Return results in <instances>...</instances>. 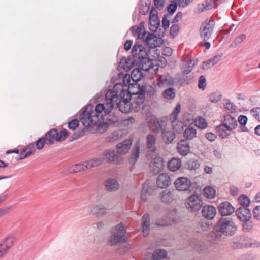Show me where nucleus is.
Listing matches in <instances>:
<instances>
[{
	"label": "nucleus",
	"instance_id": "1",
	"mask_svg": "<svg viewBox=\"0 0 260 260\" xmlns=\"http://www.w3.org/2000/svg\"><path fill=\"white\" fill-rule=\"evenodd\" d=\"M238 226L231 218H221L208 235V240L212 244H218L222 235L232 236L237 231Z\"/></svg>",
	"mask_w": 260,
	"mask_h": 260
},
{
	"label": "nucleus",
	"instance_id": "2",
	"mask_svg": "<svg viewBox=\"0 0 260 260\" xmlns=\"http://www.w3.org/2000/svg\"><path fill=\"white\" fill-rule=\"evenodd\" d=\"M152 51L148 47L138 42L135 43L132 50V54L139 63V68L144 71H148L156 64V59L151 56Z\"/></svg>",
	"mask_w": 260,
	"mask_h": 260
},
{
	"label": "nucleus",
	"instance_id": "3",
	"mask_svg": "<svg viewBox=\"0 0 260 260\" xmlns=\"http://www.w3.org/2000/svg\"><path fill=\"white\" fill-rule=\"evenodd\" d=\"M103 109L104 106L102 104H99L93 110L86 108L80 116V121L85 127H99L103 120Z\"/></svg>",
	"mask_w": 260,
	"mask_h": 260
},
{
	"label": "nucleus",
	"instance_id": "4",
	"mask_svg": "<svg viewBox=\"0 0 260 260\" xmlns=\"http://www.w3.org/2000/svg\"><path fill=\"white\" fill-rule=\"evenodd\" d=\"M106 99V103L102 104L104 106L103 114L107 115L106 119L109 124L118 126L120 124V113L114 106L113 99Z\"/></svg>",
	"mask_w": 260,
	"mask_h": 260
},
{
	"label": "nucleus",
	"instance_id": "5",
	"mask_svg": "<svg viewBox=\"0 0 260 260\" xmlns=\"http://www.w3.org/2000/svg\"><path fill=\"white\" fill-rule=\"evenodd\" d=\"M126 231V227L123 223L113 227L111 230V235L108 237V243L110 245H115L124 242Z\"/></svg>",
	"mask_w": 260,
	"mask_h": 260
},
{
	"label": "nucleus",
	"instance_id": "6",
	"mask_svg": "<svg viewBox=\"0 0 260 260\" xmlns=\"http://www.w3.org/2000/svg\"><path fill=\"white\" fill-rule=\"evenodd\" d=\"M232 246L237 249L258 248L260 247V241L248 237L240 236L233 239Z\"/></svg>",
	"mask_w": 260,
	"mask_h": 260
},
{
	"label": "nucleus",
	"instance_id": "7",
	"mask_svg": "<svg viewBox=\"0 0 260 260\" xmlns=\"http://www.w3.org/2000/svg\"><path fill=\"white\" fill-rule=\"evenodd\" d=\"M102 156L106 162L116 165L122 164L124 161L123 157L118 154L117 151L113 149L105 150L103 152Z\"/></svg>",
	"mask_w": 260,
	"mask_h": 260
},
{
	"label": "nucleus",
	"instance_id": "8",
	"mask_svg": "<svg viewBox=\"0 0 260 260\" xmlns=\"http://www.w3.org/2000/svg\"><path fill=\"white\" fill-rule=\"evenodd\" d=\"M68 136V131L66 129L62 130L58 133L56 129H53L46 134L44 137L47 144H52L55 141H62L64 140Z\"/></svg>",
	"mask_w": 260,
	"mask_h": 260
},
{
	"label": "nucleus",
	"instance_id": "9",
	"mask_svg": "<svg viewBox=\"0 0 260 260\" xmlns=\"http://www.w3.org/2000/svg\"><path fill=\"white\" fill-rule=\"evenodd\" d=\"M149 128L153 133H159L166 125L164 120H159L153 115H148L146 119Z\"/></svg>",
	"mask_w": 260,
	"mask_h": 260
},
{
	"label": "nucleus",
	"instance_id": "10",
	"mask_svg": "<svg viewBox=\"0 0 260 260\" xmlns=\"http://www.w3.org/2000/svg\"><path fill=\"white\" fill-rule=\"evenodd\" d=\"M180 110L181 105L180 104H178L176 105L175 109L169 117V119L171 122L174 131L178 133H181L183 129V123L181 121L177 120L178 114Z\"/></svg>",
	"mask_w": 260,
	"mask_h": 260
},
{
	"label": "nucleus",
	"instance_id": "11",
	"mask_svg": "<svg viewBox=\"0 0 260 260\" xmlns=\"http://www.w3.org/2000/svg\"><path fill=\"white\" fill-rule=\"evenodd\" d=\"M128 87L123 86L120 83H117L115 85L112 89L109 90L106 95L105 98H125L128 95Z\"/></svg>",
	"mask_w": 260,
	"mask_h": 260
},
{
	"label": "nucleus",
	"instance_id": "12",
	"mask_svg": "<svg viewBox=\"0 0 260 260\" xmlns=\"http://www.w3.org/2000/svg\"><path fill=\"white\" fill-rule=\"evenodd\" d=\"M164 162L160 157H153L149 164L150 170L154 174L160 172L164 168Z\"/></svg>",
	"mask_w": 260,
	"mask_h": 260
},
{
	"label": "nucleus",
	"instance_id": "13",
	"mask_svg": "<svg viewBox=\"0 0 260 260\" xmlns=\"http://www.w3.org/2000/svg\"><path fill=\"white\" fill-rule=\"evenodd\" d=\"M214 26V22L211 20H207L202 25L201 36L205 40L208 39L211 35Z\"/></svg>",
	"mask_w": 260,
	"mask_h": 260
},
{
	"label": "nucleus",
	"instance_id": "14",
	"mask_svg": "<svg viewBox=\"0 0 260 260\" xmlns=\"http://www.w3.org/2000/svg\"><path fill=\"white\" fill-rule=\"evenodd\" d=\"M132 145V139H126L118 143L116 146L118 154L122 156L126 154L129 151Z\"/></svg>",
	"mask_w": 260,
	"mask_h": 260
},
{
	"label": "nucleus",
	"instance_id": "15",
	"mask_svg": "<svg viewBox=\"0 0 260 260\" xmlns=\"http://www.w3.org/2000/svg\"><path fill=\"white\" fill-rule=\"evenodd\" d=\"M190 181L186 177H179L174 182L176 189L178 191H186L191 187Z\"/></svg>",
	"mask_w": 260,
	"mask_h": 260
},
{
	"label": "nucleus",
	"instance_id": "16",
	"mask_svg": "<svg viewBox=\"0 0 260 260\" xmlns=\"http://www.w3.org/2000/svg\"><path fill=\"white\" fill-rule=\"evenodd\" d=\"M132 99H121V100L117 103L116 108H118V111L122 113H128L133 108L131 100Z\"/></svg>",
	"mask_w": 260,
	"mask_h": 260
},
{
	"label": "nucleus",
	"instance_id": "17",
	"mask_svg": "<svg viewBox=\"0 0 260 260\" xmlns=\"http://www.w3.org/2000/svg\"><path fill=\"white\" fill-rule=\"evenodd\" d=\"M144 42H146L148 45L152 48L151 49L154 51V48L159 46L162 44V40L160 38H157L153 34L147 33L145 39L143 40Z\"/></svg>",
	"mask_w": 260,
	"mask_h": 260
},
{
	"label": "nucleus",
	"instance_id": "18",
	"mask_svg": "<svg viewBox=\"0 0 260 260\" xmlns=\"http://www.w3.org/2000/svg\"><path fill=\"white\" fill-rule=\"evenodd\" d=\"M238 218L241 221H247L251 217L250 210L247 207H240L236 211Z\"/></svg>",
	"mask_w": 260,
	"mask_h": 260
},
{
	"label": "nucleus",
	"instance_id": "19",
	"mask_svg": "<svg viewBox=\"0 0 260 260\" xmlns=\"http://www.w3.org/2000/svg\"><path fill=\"white\" fill-rule=\"evenodd\" d=\"M218 209L222 216L230 215L235 211L233 206L227 201L221 203L218 206Z\"/></svg>",
	"mask_w": 260,
	"mask_h": 260
},
{
	"label": "nucleus",
	"instance_id": "20",
	"mask_svg": "<svg viewBox=\"0 0 260 260\" xmlns=\"http://www.w3.org/2000/svg\"><path fill=\"white\" fill-rule=\"evenodd\" d=\"M104 185L106 190L110 192L116 191L120 187V184L116 179L110 177L105 180Z\"/></svg>",
	"mask_w": 260,
	"mask_h": 260
},
{
	"label": "nucleus",
	"instance_id": "21",
	"mask_svg": "<svg viewBox=\"0 0 260 260\" xmlns=\"http://www.w3.org/2000/svg\"><path fill=\"white\" fill-rule=\"evenodd\" d=\"M157 14V11L154 9L151 10L150 13L149 29L151 31L154 32L156 31L159 25Z\"/></svg>",
	"mask_w": 260,
	"mask_h": 260
},
{
	"label": "nucleus",
	"instance_id": "22",
	"mask_svg": "<svg viewBox=\"0 0 260 260\" xmlns=\"http://www.w3.org/2000/svg\"><path fill=\"white\" fill-rule=\"evenodd\" d=\"M202 216L209 220L213 219L216 215V209L211 205L204 206L202 209Z\"/></svg>",
	"mask_w": 260,
	"mask_h": 260
},
{
	"label": "nucleus",
	"instance_id": "23",
	"mask_svg": "<svg viewBox=\"0 0 260 260\" xmlns=\"http://www.w3.org/2000/svg\"><path fill=\"white\" fill-rule=\"evenodd\" d=\"M156 184L161 188H165L171 184V180L169 176L167 173L159 174L157 178Z\"/></svg>",
	"mask_w": 260,
	"mask_h": 260
},
{
	"label": "nucleus",
	"instance_id": "24",
	"mask_svg": "<svg viewBox=\"0 0 260 260\" xmlns=\"http://www.w3.org/2000/svg\"><path fill=\"white\" fill-rule=\"evenodd\" d=\"M195 120L193 118H191V119L188 121L186 119L185 121V124L186 125L188 124H191L192 125L191 127L186 128L184 132V137L187 139L192 140L195 137V129L193 127V126L195 125V124H193Z\"/></svg>",
	"mask_w": 260,
	"mask_h": 260
},
{
	"label": "nucleus",
	"instance_id": "25",
	"mask_svg": "<svg viewBox=\"0 0 260 260\" xmlns=\"http://www.w3.org/2000/svg\"><path fill=\"white\" fill-rule=\"evenodd\" d=\"M132 34L137 37L138 39L143 41L147 32L145 31L144 25L141 23L139 26H135L132 28Z\"/></svg>",
	"mask_w": 260,
	"mask_h": 260
},
{
	"label": "nucleus",
	"instance_id": "26",
	"mask_svg": "<svg viewBox=\"0 0 260 260\" xmlns=\"http://www.w3.org/2000/svg\"><path fill=\"white\" fill-rule=\"evenodd\" d=\"M142 232L144 237L147 236L150 232V217L148 214H145L141 219Z\"/></svg>",
	"mask_w": 260,
	"mask_h": 260
},
{
	"label": "nucleus",
	"instance_id": "27",
	"mask_svg": "<svg viewBox=\"0 0 260 260\" xmlns=\"http://www.w3.org/2000/svg\"><path fill=\"white\" fill-rule=\"evenodd\" d=\"M140 144L139 142H137L134 145L131 151L129 156V161L131 165H135L138 161L140 156Z\"/></svg>",
	"mask_w": 260,
	"mask_h": 260
},
{
	"label": "nucleus",
	"instance_id": "28",
	"mask_svg": "<svg viewBox=\"0 0 260 260\" xmlns=\"http://www.w3.org/2000/svg\"><path fill=\"white\" fill-rule=\"evenodd\" d=\"M161 138L166 143L171 142L175 138V135L170 129L166 127V125L161 130Z\"/></svg>",
	"mask_w": 260,
	"mask_h": 260
},
{
	"label": "nucleus",
	"instance_id": "29",
	"mask_svg": "<svg viewBox=\"0 0 260 260\" xmlns=\"http://www.w3.org/2000/svg\"><path fill=\"white\" fill-rule=\"evenodd\" d=\"M153 188L150 185L149 182L147 180L143 184L142 190L141 193V200L142 201H146L148 197L152 193Z\"/></svg>",
	"mask_w": 260,
	"mask_h": 260
},
{
	"label": "nucleus",
	"instance_id": "30",
	"mask_svg": "<svg viewBox=\"0 0 260 260\" xmlns=\"http://www.w3.org/2000/svg\"><path fill=\"white\" fill-rule=\"evenodd\" d=\"M128 95H134L140 94V95H144L145 91L140 87V85L137 83L131 84L128 87Z\"/></svg>",
	"mask_w": 260,
	"mask_h": 260
},
{
	"label": "nucleus",
	"instance_id": "31",
	"mask_svg": "<svg viewBox=\"0 0 260 260\" xmlns=\"http://www.w3.org/2000/svg\"><path fill=\"white\" fill-rule=\"evenodd\" d=\"M190 147L186 140H181L178 143L177 151L179 154L184 156L188 154Z\"/></svg>",
	"mask_w": 260,
	"mask_h": 260
},
{
	"label": "nucleus",
	"instance_id": "32",
	"mask_svg": "<svg viewBox=\"0 0 260 260\" xmlns=\"http://www.w3.org/2000/svg\"><path fill=\"white\" fill-rule=\"evenodd\" d=\"M86 169H88V167L87 162L84 161L83 163L76 164L70 166L68 168V171L71 173H73L84 171Z\"/></svg>",
	"mask_w": 260,
	"mask_h": 260
},
{
	"label": "nucleus",
	"instance_id": "33",
	"mask_svg": "<svg viewBox=\"0 0 260 260\" xmlns=\"http://www.w3.org/2000/svg\"><path fill=\"white\" fill-rule=\"evenodd\" d=\"M223 124L232 131L237 126V121L234 117L228 114L224 116Z\"/></svg>",
	"mask_w": 260,
	"mask_h": 260
},
{
	"label": "nucleus",
	"instance_id": "34",
	"mask_svg": "<svg viewBox=\"0 0 260 260\" xmlns=\"http://www.w3.org/2000/svg\"><path fill=\"white\" fill-rule=\"evenodd\" d=\"M123 64V69L126 71H129L132 67L136 66L139 67V63L137 62V61L134 58L133 56L130 57L126 60L122 59L120 61V64Z\"/></svg>",
	"mask_w": 260,
	"mask_h": 260
},
{
	"label": "nucleus",
	"instance_id": "35",
	"mask_svg": "<svg viewBox=\"0 0 260 260\" xmlns=\"http://www.w3.org/2000/svg\"><path fill=\"white\" fill-rule=\"evenodd\" d=\"M216 130L219 136L222 139L227 138L231 134V129L225 126L223 123L218 125Z\"/></svg>",
	"mask_w": 260,
	"mask_h": 260
},
{
	"label": "nucleus",
	"instance_id": "36",
	"mask_svg": "<svg viewBox=\"0 0 260 260\" xmlns=\"http://www.w3.org/2000/svg\"><path fill=\"white\" fill-rule=\"evenodd\" d=\"M181 166V161L180 159L174 157L168 163V168L171 171L174 172L179 170Z\"/></svg>",
	"mask_w": 260,
	"mask_h": 260
},
{
	"label": "nucleus",
	"instance_id": "37",
	"mask_svg": "<svg viewBox=\"0 0 260 260\" xmlns=\"http://www.w3.org/2000/svg\"><path fill=\"white\" fill-rule=\"evenodd\" d=\"M107 211V208L103 205L94 204L91 206V212L98 216L104 215Z\"/></svg>",
	"mask_w": 260,
	"mask_h": 260
},
{
	"label": "nucleus",
	"instance_id": "38",
	"mask_svg": "<svg viewBox=\"0 0 260 260\" xmlns=\"http://www.w3.org/2000/svg\"><path fill=\"white\" fill-rule=\"evenodd\" d=\"M185 205L187 210L191 212H194L195 210V191L186 199Z\"/></svg>",
	"mask_w": 260,
	"mask_h": 260
},
{
	"label": "nucleus",
	"instance_id": "39",
	"mask_svg": "<svg viewBox=\"0 0 260 260\" xmlns=\"http://www.w3.org/2000/svg\"><path fill=\"white\" fill-rule=\"evenodd\" d=\"M167 252L166 250L162 249H157L153 252L150 260H160L167 257Z\"/></svg>",
	"mask_w": 260,
	"mask_h": 260
},
{
	"label": "nucleus",
	"instance_id": "40",
	"mask_svg": "<svg viewBox=\"0 0 260 260\" xmlns=\"http://www.w3.org/2000/svg\"><path fill=\"white\" fill-rule=\"evenodd\" d=\"M156 138L152 134H149L147 136V146L148 148L152 152L156 150Z\"/></svg>",
	"mask_w": 260,
	"mask_h": 260
},
{
	"label": "nucleus",
	"instance_id": "41",
	"mask_svg": "<svg viewBox=\"0 0 260 260\" xmlns=\"http://www.w3.org/2000/svg\"><path fill=\"white\" fill-rule=\"evenodd\" d=\"M105 159L103 156L94 157L87 161L88 169L99 166L104 163Z\"/></svg>",
	"mask_w": 260,
	"mask_h": 260
},
{
	"label": "nucleus",
	"instance_id": "42",
	"mask_svg": "<svg viewBox=\"0 0 260 260\" xmlns=\"http://www.w3.org/2000/svg\"><path fill=\"white\" fill-rule=\"evenodd\" d=\"M122 136V132L121 131H116L110 134L106 138V141L107 142L112 143L120 139Z\"/></svg>",
	"mask_w": 260,
	"mask_h": 260
},
{
	"label": "nucleus",
	"instance_id": "43",
	"mask_svg": "<svg viewBox=\"0 0 260 260\" xmlns=\"http://www.w3.org/2000/svg\"><path fill=\"white\" fill-rule=\"evenodd\" d=\"M167 218L171 223V222H178L179 220L180 216L177 210L174 209L168 211L167 214Z\"/></svg>",
	"mask_w": 260,
	"mask_h": 260
},
{
	"label": "nucleus",
	"instance_id": "44",
	"mask_svg": "<svg viewBox=\"0 0 260 260\" xmlns=\"http://www.w3.org/2000/svg\"><path fill=\"white\" fill-rule=\"evenodd\" d=\"M158 86L170 85L173 82L172 78L169 75L160 76L158 79Z\"/></svg>",
	"mask_w": 260,
	"mask_h": 260
},
{
	"label": "nucleus",
	"instance_id": "45",
	"mask_svg": "<svg viewBox=\"0 0 260 260\" xmlns=\"http://www.w3.org/2000/svg\"><path fill=\"white\" fill-rule=\"evenodd\" d=\"M15 240V237L14 235H10L7 237L1 243L2 245L5 247V248L8 250L12 247L14 243Z\"/></svg>",
	"mask_w": 260,
	"mask_h": 260
},
{
	"label": "nucleus",
	"instance_id": "46",
	"mask_svg": "<svg viewBox=\"0 0 260 260\" xmlns=\"http://www.w3.org/2000/svg\"><path fill=\"white\" fill-rule=\"evenodd\" d=\"M204 196L208 199H213L216 194L215 190L211 186H206L203 190Z\"/></svg>",
	"mask_w": 260,
	"mask_h": 260
},
{
	"label": "nucleus",
	"instance_id": "47",
	"mask_svg": "<svg viewBox=\"0 0 260 260\" xmlns=\"http://www.w3.org/2000/svg\"><path fill=\"white\" fill-rule=\"evenodd\" d=\"M143 74L138 68L134 69L131 74V78L133 81L137 82L142 78Z\"/></svg>",
	"mask_w": 260,
	"mask_h": 260
},
{
	"label": "nucleus",
	"instance_id": "48",
	"mask_svg": "<svg viewBox=\"0 0 260 260\" xmlns=\"http://www.w3.org/2000/svg\"><path fill=\"white\" fill-rule=\"evenodd\" d=\"M210 224L209 222L204 220L199 222L196 228L198 229V232H201L208 231L210 229Z\"/></svg>",
	"mask_w": 260,
	"mask_h": 260
},
{
	"label": "nucleus",
	"instance_id": "49",
	"mask_svg": "<svg viewBox=\"0 0 260 260\" xmlns=\"http://www.w3.org/2000/svg\"><path fill=\"white\" fill-rule=\"evenodd\" d=\"M160 197L162 201L165 203H171L173 200V196L168 190L164 191Z\"/></svg>",
	"mask_w": 260,
	"mask_h": 260
},
{
	"label": "nucleus",
	"instance_id": "50",
	"mask_svg": "<svg viewBox=\"0 0 260 260\" xmlns=\"http://www.w3.org/2000/svg\"><path fill=\"white\" fill-rule=\"evenodd\" d=\"M238 121L241 125V129L243 132L248 131L247 127L245 126L247 122V117L246 116L241 115L238 118Z\"/></svg>",
	"mask_w": 260,
	"mask_h": 260
},
{
	"label": "nucleus",
	"instance_id": "51",
	"mask_svg": "<svg viewBox=\"0 0 260 260\" xmlns=\"http://www.w3.org/2000/svg\"><path fill=\"white\" fill-rule=\"evenodd\" d=\"M207 122L204 118L201 117L196 118V127L200 129H204L207 127Z\"/></svg>",
	"mask_w": 260,
	"mask_h": 260
},
{
	"label": "nucleus",
	"instance_id": "52",
	"mask_svg": "<svg viewBox=\"0 0 260 260\" xmlns=\"http://www.w3.org/2000/svg\"><path fill=\"white\" fill-rule=\"evenodd\" d=\"M238 201L241 205L240 207H247V208L250 203L249 199L245 195L240 196L238 198Z\"/></svg>",
	"mask_w": 260,
	"mask_h": 260
},
{
	"label": "nucleus",
	"instance_id": "53",
	"mask_svg": "<svg viewBox=\"0 0 260 260\" xmlns=\"http://www.w3.org/2000/svg\"><path fill=\"white\" fill-rule=\"evenodd\" d=\"M224 105L225 109L228 112L232 113L236 110V106L234 105L233 103L230 102L228 99H226L225 101Z\"/></svg>",
	"mask_w": 260,
	"mask_h": 260
},
{
	"label": "nucleus",
	"instance_id": "54",
	"mask_svg": "<svg viewBox=\"0 0 260 260\" xmlns=\"http://www.w3.org/2000/svg\"><path fill=\"white\" fill-rule=\"evenodd\" d=\"M246 38V36L245 34H241L237 37L233 41V44L235 47H236L243 42Z\"/></svg>",
	"mask_w": 260,
	"mask_h": 260
},
{
	"label": "nucleus",
	"instance_id": "55",
	"mask_svg": "<svg viewBox=\"0 0 260 260\" xmlns=\"http://www.w3.org/2000/svg\"><path fill=\"white\" fill-rule=\"evenodd\" d=\"M207 82L206 78L204 76H201L198 81V87L202 90L204 89L206 86Z\"/></svg>",
	"mask_w": 260,
	"mask_h": 260
},
{
	"label": "nucleus",
	"instance_id": "56",
	"mask_svg": "<svg viewBox=\"0 0 260 260\" xmlns=\"http://www.w3.org/2000/svg\"><path fill=\"white\" fill-rule=\"evenodd\" d=\"M135 104L137 105V107H136V108L137 109V110H139L140 109H144V107L145 106V105L144 104V102L146 99H135Z\"/></svg>",
	"mask_w": 260,
	"mask_h": 260
},
{
	"label": "nucleus",
	"instance_id": "57",
	"mask_svg": "<svg viewBox=\"0 0 260 260\" xmlns=\"http://www.w3.org/2000/svg\"><path fill=\"white\" fill-rule=\"evenodd\" d=\"M79 121L77 119H73L69 122L68 124V127L71 130H75L78 127Z\"/></svg>",
	"mask_w": 260,
	"mask_h": 260
},
{
	"label": "nucleus",
	"instance_id": "58",
	"mask_svg": "<svg viewBox=\"0 0 260 260\" xmlns=\"http://www.w3.org/2000/svg\"><path fill=\"white\" fill-rule=\"evenodd\" d=\"M163 95L164 98H174L175 96L174 89L172 88H168L164 91Z\"/></svg>",
	"mask_w": 260,
	"mask_h": 260
},
{
	"label": "nucleus",
	"instance_id": "59",
	"mask_svg": "<svg viewBox=\"0 0 260 260\" xmlns=\"http://www.w3.org/2000/svg\"><path fill=\"white\" fill-rule=\"evenodd\" d=\"M250 113L254 118L258 121H260V108L256 107L251 110Z\"/></svg>",
	"mask_w": 260,
	"mask_h": 260
},
{
	"label": "nucleus",
	"instance_id": "60",
	"mask_svg": "<svg viewBox=\"0 0 260 260\" xmlns=\"http://www.w3.org/2000/svg\"><path fill=\"white\" fill-rule=\"evenodd\" d=\"M45 143L47 144V141H46V139H45L44 137H42L38 139L36 142V148L39 150L41 149L44 147Z\"/></svg>",
	"mask_w": 260,
	"mask_h": 260
},
{
	"label": "nucleus",
	"instance_id": "61",
	"mask_svg": "<svg viewBox=\"0 0 260 260\" xmlns=\"http://www.w3.org/2000/svg\"><path fill=\"white\" fill-rule=\"evenodd\" d=\"M207 249V246L204 243L200 242L196 244V252H204Z\"/></svg>",
	"mask_w": 260,
	"mask_h": 260
},
{
	"label": "nucleus",
	"instance_id": "62",
	"mask_svg": "<svg viewBox=\"0 0 260 260\" xmlns=\"http://www.w3.org/2000/svg\"><path fill=\"white\" fill-rule=\"evenodd\" d=\"M135 119L133 117H128V118L123 119L122 121V124L124 126H128L134 123Z\"/></svg>",
	"mask_w": 260,
	"mask_h": 260
},
{
	"label": "nucleus",
	"instance_id": "63",
	"mask_svg": "<svg viewBox=\"0 0 260 260\" xmlns=\"http://www.w3.org/2000/svg\"><path fill=\"white\" fill-rule=\"evenodd\" d=\"M179 30V27L178 24H174L172 25L170 29V34L173 37L176 36Z\"/></svg>",
	"mask_w": 260,
	"mask_h": 260
},
{
	"label": "nucleus",
	"instance_id": "64",
	"mask_svg": "<svg viewBox=\"0 0 260 260\" xmlns=\"http://www.w3.org/2000/svg\"><path fill=\"white\" fill-rule=\"evenodd\" d=\"M253 217L260 221V206L255 207L253 210Z\"/></svg>",
	"mask_w": 260,
	"mask_h": 260
}]
</instances>
